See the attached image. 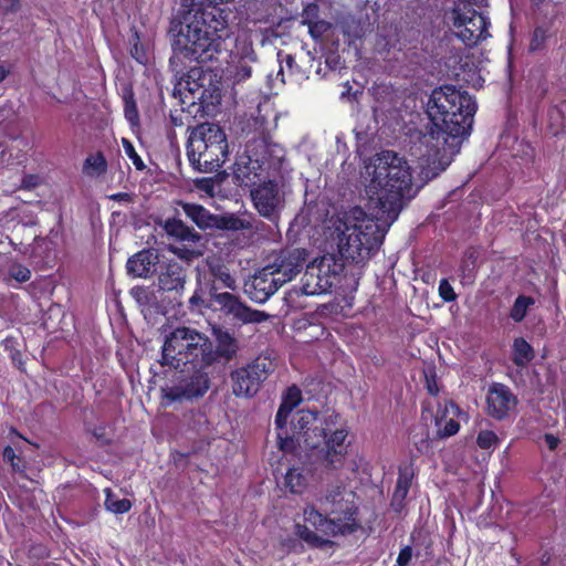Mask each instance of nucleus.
Segmentation results:
<instances>
[{
    "mask_svg": "<svg viewBox=\"0 0 566 566\" xmlns=\"http://www.w3.org/2000/svg\"><path fill=\"white\" fill-rule=\"evenodd\" d=\"M478 105L467 91L443 85L432 91L427 103L430 124L410 135V155L420 166L444 170L472 129Z\"/></svg>",
    "mask_w": 566,
    "mask_h": 566,
    "instance_id": "obj_1",
    "label": "nucleus"
},
{
    "mask_svg": "<svg viewBox=\"0 0 566 566\" xmlns=\"http://www.w3.org/2000/svg\"><path fill=\"white\" fill-rule=\"evenodd\" d=\"M340 419V415L336 411H332L319 420L317 411L298 410L297 419L293 422V436L283 437L282 433L279 436L280 450L294 453L297 449L314 451L321 448L326 468H337L347 453L345 441L348 430L344 427L337 428Z\"/></svg>",
    "mask_w": 566,
    "mask_h": 566,
    "instance_id": "obj_2",
    "label": "nucleus"
},
{
    "mask_svg": "<svg viewBox=\"0 0 566 566\" xmlns=\"http://www.w3.org/2000/svg\"><path fill=\"white\" fill-rule=\"evenodd\" d=\"M185 17L175 38L174 51L182 59L207 63L221 53L222 32L227 27L223 10L216 0H198Z\"/></svg>",
    "mask_w": 566,
    "mask_h": 566,
    "instance_id": "obj_3",
    "label": "nucleus"
},
{
    "mask_svg": "<svg viewBox=\"0 0 566 566\" xmlns=\"http://www.w3.org/2000/svg\"><path fill=\"white\" fill-rule=\"evenodd\" d=\"M366 192L382 213L396 218L402 207V200L413 196L412 174L408 161L392 150L378 154Z\"/></svg>",
    "mask_w": 566,
    "mask_h": 566,
    "instance_id": "obj_4",
    "label": "nucleus"
},
{
    "mask_svg": "<svg viewBox=\"0 0 566 566\" xmlns=\"http://www.w3.org/2000/svg\"><path fill=\"white\" fill-rule=\"evenodd\" d=\"M277 113L270 96H263L256 105V112L250 116V174L258 177L262 171L276 168L283 158L282 148L273 142L272 132L277 126Z\"/></svg>",
    "mask_w": 566,
    "mask_h": 566,
    "instance_id": "obj_5",
    "label": "nucleus"
},
{
    "mask_svg": "<svg viewBox=\"0 0 566 566\" xmlns=\"http://www.w3.org/2000/svg\"><path fill=\"white\" fill-rule=\"evenodd\" d=\"M328 514H322L313 505H307L303 510L304 524L295 525V534L303 539L310 547L323 548L331 544V541L323 536L335 537L338 535L353 534L358 528L356 522L357 507L346 504V507L326 509Z\"/></svg>",
    "mask_w": 566,
    "mask_h": 566,
    "instance_id": "obj_6",
    "label": "nucleus"
},
{
    "mask_svg": "<svg viewBox=\"0 0 566 566\" xmlns=\"http://www.w3.org/2000/svg\"><path fill=\"white\" fill-rule=\"evenodd\" d=\"M209 346L210 339L203 333L191 327H176L165 338L159 363L181 371L187 365L206 369L210 366L206 355Z\"/></svg>",
    "mask_w": 566,
    "mask_h": 566,
    "instance_id": "obj_7",
    "label": "nucleus"
},
{
    "mask_svg": "<svg viewBox=\"0 0 566 566\" xmlns=\"http://www.w3.org/2000/svg\"><path fill=\"white\" fill-rule=\"evenodd\" d=\"M190 166L198 172H214L224 164L229 150L223 129L213 123H201L190 130L186 144Z\"/></svg>",
    "mask_w": 566,
    "mask_h": 566,
    "instance_id": "obj_8",
    "label": "nucleus"
},
{
    "mask_svg": "<svg viewBox=\"0 0 566 566\" xmlns=\"http://www.w3.org/2000/svg\"><path fill=\"white\" fill-rule=\"evenodd\" d=\"M385 234L374 220L346 227L339 239L338 251L343 259L355 263H364L376 254L382 244Z\"/></svg>",
    "mask_w": 566,
    "mask_h": 566,
    "instance_id": "obj_9",
    "label": "nucleus"
},
{
    "mask_svg": "<svg viewBox=\"0 0 566 566\" xmlns=\"http://www.w3.org/2000/svg\"><path fill=\"white\" fill-rule=\"evenodd\" d=\"M452 25L457 30V36L469 46L473 48L490 36L488 31L490 21L472 7L458 4L451 11Z\"/></svg>",
    "mask_w": 566,
    "mask_h": 566,
    "instance_id": "obj_10",
    "label": "nucleus"
},
{
    "mask_svg": "<svg viewBox=\"0 0 566 566\" xmlns=\"http://www.w3.org/2000/svg\"><path fill=\"white\" fill-rule=\"evenodd\" d=\"M307 256V250L303 248L281 249L273 255L272 262L264 266V271L274 274L279 285H284L301 273Z\"/></svg>",
    "mask_w": 566,
    "mask_h": 566,
    "instance_id": "obj_11",
    "label": "nucleus"
},
{
    "mask_svg": "<svg viewBox=\"0 0 566 566\" xmlns=\"http://www.w3.org/2000/svg\"><path fill=\"white\" fill-rule=\"evenodd\" d=\"M250 199L260 216L273 221L279 218V210L283 203L279 185L275 180L269 179L256 188L250 189Z\"/></svg>",
    "mask_w": 566,
    "mask_h": 566,
    "instance_id": "obj_12",
    "label": "nucleus"
},
{
    "mask_svg": "<svg viewBox=\"0 0 566 566\" xmlns=\"http://www.w3.org/2000/svg\"><path fill=\"white\" fill-rule=\"evenodd\" d=\"M517 398L504 384L493 382L486 394L488 415L495 420H504L517 405Z\"/></svg>",
    "mask_w": 566,
    "mask_h": 566,
    "instance_id": "obj_13",
    "label": "nucleus"
},
{
    "mask_svg": "<svg viewBox=\"0 0 566 566\" xmlns=\"http://www.w3.org/2000/svg\"><path fill=\"white\" fill-rule=\"evenodd\" d=\"M157 273L159 291L172 293L175 298L182 295L187 281V270L181 263L176 260L163 261Z\"/></svg>",
    "mask_w": 566,
    "mask_h": 566,
    "instance_id": "obj_14",
    "label": "nucleus"
},
{
    "mask_svg": "<svg viewBox=\"0 0 566 566\" xmlns=\"http://www.w3.org/2000/svg\"><path fill=\"white\" fill-rule=\"evenodd\" d=\"M195 373L184 385L174 386L166 394L170 401H182L201 398L210 388V379L205 369L193 368Z\"/></svg>",
    "mask_w": 566,
    "mask_h": 566,
    "instance_id": "obj_15",
    "label": "nucleus"
},
{
    "mask_svg": "<svg viewBox=\"0 0 566 566\" xmlns=\"http://www.w3.org/2000/svg\"><path fill=\"white\" fill-rule=\"evenodd\" d=\"M212 336L216 340V348L210 342L208 353H206L209 365L211 366L217 361L229 363L232 360L239 350L237 338L220 325L212 326Z\"/></svg>",
    "mask_w": 566,
    "mask_h": 566,
    "instance_id": "obj_16",
    "label": "nucleus"
},
{
    "mask_svg": "<svg viewBox=\"0 0 566 566\" xmlns=\"http://www.w3.org/2000/svg\"><path fill=\"white\" fill-rule=\"evenodd\" d=\"M184 213L189 218L199 229H237L235 226L239 220H232V224L224 223V219L212 214L208 209L201 205L181 202Z\"/></svg>",
    "mask_w": 566,
    "mask_h": 566,
    "instance_id": "obj_17",
    "label": "nucleus"
},
{
    "mask_svg": "<svg viewBox=\"0 0 566 566\" xmlns=\"http://www.w3.org/2000/svg\"><path fill=\"white\" fill-rule=\"evenodd\" d=\"M160 263L157 251L144 249L128 259L127 273L134 277L147 279L157 272Z\"/></svg>",
    "mask_w": 566,
    "mask_h": 566,
    "instance_id": "obj_18",
    "label": "nucleus"
},
{
    "mask_svg": "<svg viewBox=\"0 0 566 566\" xmlns=\"http://www.w3.org/2000/svg\"><path fill=\"white\" fill-rule=\"evenodd\" d=\"M461 413L460 407L452 400L447 401L444 406H439L434 417V424L437 427V436L440 439H446L457 434L460 430V423L454 418Z\"/></svg>",
    "mask_w": 566,
    "mask_h": 566,
    "instance_id": "obj_19",
    "label": "nucleus"
},
{
    "mask_svg": "<svg viewBox=\"0 0 566 566\" xmlns=\"http://www.w3.org/2000/svg\"><path fill=\"white\" fill-rule=\"evenodd\" d=\"M218 289L219 286H216V284L209 286L211 301L218 308L227 315H233L241 319L244 324L248 323V306L238 296L229 292L218 293Z\"/></svg>",
    "mask_w": 566,
    "mask_h": 566,
    "instance_id": "obj_20",
    "label": "nucleus"
},
{
    "mask_svg": "<svg viewBox=\"0 0 566 566\" xmlns=\"http://www.w3.org/2000/svg\"><path fill=\"white\" fill-rule=\"evenodd\" d=\"M276 367V357L273 350H266L260 354L258 357L250 363V391L255 385L254 392L258 391L259 386L265 381L270 374L274 371Z\"/></svg>",
    "mask_w": 566,
    "mask_h": 566,
    "instance_id": "obj_21",
    "label": "nucleus"
},
{
    "mask_svg": "<svg viewBox=\"0 0 566 566\" xmlns=\"http://www.w3.org/2000/svg\"><path fill=\"white\" fill-rule=\"evenodd\" d=\"M282 285H279L274 274H268L262 268L252 277L250 301L255 303H264L271 295H273Z\"/></svg>",
    "mask_w": 566,
    "mask_h": 566,
    "instance_id": "obj_22",
    "label": "nucleus"
},
{
    "mask_svg": "<svg viewBox=\"0 0 566 566\" xmlns=\"http://www.w3.org/2000/svg\"><path fill=\"white\" fill-rule=\"evenodd\" d=\"M301 284V291L304 295H321L333 287V282L323 279L312 265L306 266Z\"/></svg>",
    "mask_w": 566,
    "mask_h": 566,
    "instance_id": "obj_23",
    "label": "nucleus"
},
{
    "mask_svg": "<svg viewBox=\"0 0 566 566\" xmlns=\"http://www.w3.org/2000/svg\"><path fill=\"white\" fill-rule=\"evenodd\" d=\"M311 265L323 279H328V281L333 282V286L344 270V262L337 259L335 254H325L316 264Z\"/></svg>",
    "mask_w": 566,
    "mask_h": 566,
    "instance_id": "obj_24",
    "label": "nucleus"
},
{
    "mask_svg": "<svg viewBox=\"0 0 566 566\" xmlns=\"http://www.w3.org/2000/svg\"><path fill=\"white\" fill-rule=\"evenodd\" d=\"M164 229L168 235L182 242H197L200 239V235L192 228L176 218L167 219Z\"/></svg>",
    "mask_w": 566,
    "mask_h": 566,
    "instance_id": "obj_25",
    "label": "nucleus"
},
{
    "mask_svg": "<svg viewBox=\"0 0 566 566\" xmlns=\"http://www.w3.org/2000/svg\"><path fill=\"white\" fill-rule=\"evenodd\" d=\"M535 354L532 345L523 337H517L512 346V360L517 367H525L533 360Z\"/></svg>",
    "mask_w": 566,
    "mask_h": 566,
    "instance_id": "obj_26",
    "label": "nucleus"
},
{
    "mask_svg": "<svg viewBox=\"0 0 566 566\" xmlns=\"http://www.w3.org/2000/svg\"><path fill=\"white\" fill-rule=\"evenodd\" d=\"M340 29L344 36L348 39V42L354 43L364 38L366 23L359 18L347 15L340 21Z\"/></svg>",
    "mask_w": 566,
    "mask_h": 566,
    "instance_id": "obj_27",
    "label": "nucleus"
},
{
    "mask_svg": "<svg viewBox=\"0 0 566 566\" xmlns=\"http://www.w3.org/2000/svg\"><path fill=\"white\" fill-rule=\"evenodd\" d=\"M307 485V479L302 469L290 468L284 475V486L291 493L302 494Z\"/></svg>",
    "mask_w": 566,
    "mask_h": 566,
    "instance_id": "obj_28",
    "label": "nucleus"
},
{
    "mask_svg": "<svg viewBox=\"0 0 566 566\" xmlns=\"http://www.w3.org/2000/svg\"><path fill=\"white\" fill-rule=\"evenodd\" d=\"M107 160L102 151L86 157L83 164V172L87 176H101L107 171Z\"/></svg>",
    "mask_w": 566,
    "mask_h": 566,
    "instance_id": "obj_29",
    "label": "nucleus"
},
{
    "mask_svg": "<svg viewBox=\"0 0 566 566\" xmlns=\"http://www.w3.org/2000/svg\"><path fill=\"white\" fill-rule=\"evenodd\" d=\"M534 304V297L527 295H518L510 310V317L515 323H521L526 317L530 307Z\"/></svg>",
    "mask_w": 566,
    "mask_h": 566,
    "instance_id": "obj_30",
    "label": "nucleus"
},
{
    "mask_svg": "<svg viewBox=\"0 0 566 566\" xmlns=\"http://www.w3.org/2000/svg\"><path fill=\"white\" fill-rule=\"evenodd\" d=\"M232 392L237 397L248 396V366H242L231 373Z\"/></svg>",
    "mask_w": 566,
    "mask_h": 566,
    "instance_id": "obj_31",
    "label": "nucleus"
},
{
    "mask_svg": "<svg viewBox=\"0 0 566 566\" xmlns=\"http://www.w3.org/2000/svg\"><path fill=\"white\" fill-rule=\"evenodd\" d=\"M549 36L551 34L548 27H535L531 35L528 51L531 53H535L544 50L546 46V41L548 40Z\"/></svg>",
    "mask_w": 566,
    "mask_h": 566,
    "instance_id": "obj_32",
    "label": "nucleus"
},
{
    "mask_svg": "<svg viewBox=\"0 0 566 566\" xmlns=\"http://www.w3.org/2000/svg\"><path fill=\"white\" fill-rule=\"evenodd\" d=\"M124 102V114L125 118L132 124L135 125L139 120V113L137 108V104L135 101L134 92L132 88L125 90L123 95Z\"/></svg>",
    "mask_w": 566,
    "mask_h": 566,
    "instance_id": "obj_33",
    "label": "nucleus"
},
{
    "mask_svg": "<svg viewBox=\"0 0 566 566\" xmlns=\"http://www.w3.org/2000/svg\"><path fill=\"white\" fill-rule=\"evenodd\" d=\"M303 400L302 391L296 385L289 386L282 395L280 406L290 412L293 411Z\"/></svg>",
    "mask_w": 566,
    "mask_h": 566,
    "instance_id": "obj_34",
    "label": "nucleus"
},
{
    "mask_svg": "<svg viewBox=\"0 0 566 566\" xmlns=\"http://www.w3.org/2000/svg\"><path fill=\"white\" fill-rule=\"evenodd\" d=\"M104 505L107 511L114 514H124L132 509V502L128 499H117L112 494L111 490H107Z\"/></svg>",
    "mask_w": 566,
    "mask_h": 566,
    "instance_id": "obj_35",
    "label": "nucleus"
},
{
    "mask_svg": "<svg viewBox=\"0 0 566 566\" xmlns=\"http://www.w3.org/2000/svg\"><path fill=\"white\" fill-rule=\"evenodd\" d=\"M211 275L213 276L211 284H216V286L219 287L222 286L230 290H235V280L223 265L211 268Z\"/></svg>",
    "mask_w": 566,
    "mask_h": 566,
    "instance_id": "obj_36",
    "label": "nucleus"
},
{
    "mask_svg": "<svg viewBox=\"0 0 566 566\" xmlns=\"http://www.w3.org/2000/svg\"><path fill=\"white\" fill-rule=\"evenodd\" d=\"M343 491L344 488L342 485L333 486L332 489L327 490L323 503L331 504L329 509H345L346 504L354 505L353 502H344L343 500Z\"/></svg>",
    "mask_w": 566,
    "mask_h": 566,
    "instance_id": "obj_37",
    "label": "nucleus"
},
{
    "mask_svg": "<svg viewBox=\"0 0 566 566\" xmlns=\"http://www.w3.org/2000/svg\"><path fill=\"white\" fill-rule=\"evenodd\" d=\"M291 412L286 409H284L282 406L279 407L277 412L275 415V427L277 430L276 439H277V447L280 448V433H282L283 437H292L293 436V426L291 427L292 433L290 434L286 429L287 420ZM297 419V413L295 415L294 419L292 420V423Z\"/></svg>",
    "mask_w": 566,
    "mask_h": 566,
    "instance_id": "obj_38",
    "label": "nucleus"
},
{
    "mask_svg": "<svg viewBox=\"0 0 566 566\" xmlns=\"http://www.w3.org/2000/svg\"><path fill=\"white\" fill-rule=\"evenodd\" d=\"M84 431L91 434L97 442L99 447H107L112 443V438L106 432V426H93L91 423H84Z\"/></svg>",
    "mask_w": 566,
    "mask_h": 566,
    "instance_id": "obj_39",
    "label": "nucleus"
},
{
    "mask_svg": "<svg viewBox=\"0 0 566 566\" xmlns=\"http://www.w3.org/2000/svg\"><path fill=\"white\" fill-rule=\"evenodd\" d=\"M130 55L140 64H146L148 61L147 52L145 46L140 43L139 35L137 32L134 33L130 40Z\"/></svg>",
    "mask_w": 566,
    "mask_h": 566,
    "instance_id": "obj_40",
    "label": "nucleus"
},
{
    "mask_svg": "<svg viewBox=\"0 0 566 566\" xmlns=\"http://www.w3.org/2000/svg\"><path fill=\"white\" fill-rule=\"evenodd\" d=\"M232 179L237 186H248V163L243 161V156L234 163Z\"/></svg>",
    "mask_w": 566,
    "mask_h": 566,
    "instance_id": "obj_41",
    "label": "nucleus"
},
{
    "mask_svg": "<svg viewBox=\"0 0 566 566\" xmlns=\"http://www.w3.org/2000/svg\"><path fill=\"white\" fill-rule=\"evenodd\" d=\"M500 440L496 433L492 430H481L476 437V446L480 449L489 450L499 444Z\"/></svg>",
    "mask_w": 566,
    "mask_h": 566,
    "instance_id": "obj_42",
    "label": "nucleus"
},
{
    "mask_svg": "<svg viewBox=\"0 0 566 566\" xmlns=\"http://www.w3.org/2000/svg\"><path fill=\"white\" fill-rule=\"evenodd\" d=\"M122 145L124 147L125 154L132 160V163L135 166V168L137 170H139V171L145 170L146 165L143 161L142 157L137 154L133 143L129 139H127V138H123L122 139Z\"/></svg>",
    "mask_w": 566,
    "mask_h": 566,
    "instance_id": "obj_43",
    "label": "nucleus"
},
{
    "mask_svg": "<svg viewBox=\"0 0 566 566\" xmlns=\"http://www.w3.org/2000/svg\"><path fill=\"white\" fill-rule=\"evenodd\" d=\"M307 28L310 35L317 41L322 40L324 35L332 29V23L326 20L319 19L307 25Z\"/></svg>",
    "mask_w": 566,
    "mask_h": 566,
    "instance_id": "obj_44",
    "label": "nucleus"
},
{
    "mask_svg": "<svg viewBox=\"0 0 566 566\" xmlns=\"http://www.w3.org/2000/svg\"><path fill=\"white\" fill-rule=\"evenodd\" d=\"M302 24L310 25L319 20V7L315 2L307 3L302 11Z\"/></svg>",
    "mask_w": 566,
    "mask_h": 566,
    "instance_id": "obj_45",
    "label": "nucleus"
},
{
    "mask_svg": "<svg viewBox=\"0 0 566 566\" xmlns=\"http://www.w3.org/2000/svg\"><path fill=\"white\" fill-rule=\"evenodd\" d=\"M193 184L198 190L207 193L209 197L214 196L216 187H217V182H216L214 178H212V177L197 178V179H195Z\"/></svg>",
    "mask_w": 566,
    "mask_h": 566,
    "instance_id": "obj_46",
    "label": "nucleus"
},
{
    "mask_svg": "<svg viewBox=\"0 0 566 566\" xmlns=\"http://www.w3.org/2000/svg\"><path fill=\"white\" fill-rule=\"evenodd\" d=\"M439 296L447 303L454 302L458 297L454 289L447 279H441L438 286Z\"/></svg>",
    "mask_w": 566,
    "mask_h": 566,
    "instance_id": "obj_47",
    "label": "nucleus"
},
{
    "mask_svg": "<svg viewBox=\"0 0 566 566\" xmlns=\"http://www.w3.org/2000/svg\"><path fill=\"white\" fill-rule=\"evenodd\" d=\"M9 275L19 283L28 282L31 279V271L22 264H13L9 269Z\"/></svg>",
    "mask_w": 566,
    "mask_h": 566,
    "instance_id": "obj_48",
    "label": "nucleus"
},
{
    "mask_svg": "<svg viewBox=\"0 0 566 566\" xmlns=\"http://www.w3.org/2000/svg\"><path fill=\"white\" fill-rule=\"evenodd\" d=\"M424 386L429 395L436 397L439 395L437 374L434 367L424 370Z\"/></svg>",
    "mask_w": 566,
    "mask_h": 566,
    "instance_id": "obj_49",
    "label": "nucleus"
},
{
    "mask_svg": "<svg viewBox=\"0 0 566 566\" xmlns=\"http://www.w3.org/2000/svg\"><path fill=\"white\" fill-rule=\"evenodd\" d=\"M417 437H418V434L413 436V444H415L417 451L420 454L428 453L429 450L431 449V440H430V436H429V430L423 429L422 433L420 434V438L417 439Z\"/></svg>",
    "mask_w": 566,
    "mask_h": 566,
    "instance_id": "obj_50",
    "label": "nucleus"
},
{
    "mask_svg": "<svg viewBox=\"0 0 566 566\" xmlns=\"http://www.w3.org/2000/svg\"><path fill=\"white\" fill-rule=\"evenodd\" d=\"M3 460L9 462L12 467L13 471L21 472L23 471L24 465H20L21 458L18 457L12 447L7 446L2 451Z\"/></svg>",
    "mask_w": 566,
    "mask_h": 566,
    "instance_id": "obj_51",
    "label": "nucleus"
},
{
    "mask_svg": "<svg viewBox=\"0 0 566 566\" xmlns=\"http://www.w3.org/2000/svg\"><path fill=\"white\" fill-rule=\"evenodd\" d=\"M28 556L30 559L39 562L48 558L50 556V552L48 547L43 544H32L29 547Z\"/></svg>",
    "mask_w": 566,
    "mask_h": 566,
    "instance_id": "obj_52",
    "label": "nucleus"
},
{
    "mask_svg": "<svg viewBox=\"0 0 566 566\" xmlns=\"http://www.w3.org/2000/svg\"><path fill=\"white\" fill-rule=\"evenodd\" d=\"M284 63L291 76H294L296 78H303L305 76V71L302 70V67L296 63L294 56H292L291 54H286Z\"/></svg>",
    "mask_w": 566,
    "mask_h": 566,
    "instance_id": "obj_53",
    "label": "nucleus"
},
{
    "mask_svg": "<svg viewBox=\"0 0 566 566\" xmlns=\"http://www.w3.org/2000/svg\"><path fill=\"white\" fill-rule=\"evenodd\" d=\"M412 478L413 473L409 467L399 468L396 485H400L403 489L407 488L410 490Z\"/></svg>",
    "mask_w": 566,
    "mask_h": 566,
    "instance_id": "obj_54",
    "label": "nucleus"
},
{
    "mask_svg": "<svg viewBox=\"0 0 566 566\" xmlns=\"http://www.w3.org/2000/svg\"><path fill=\"white\" fill-rule=\"evenodd\" d=\"M203 290L201 286H198L196 289V291L193 292L192 296L189 298V310L191 312H200L201 308L205 305V301H203Z\"/></svg>",
    "mask_w": 566,
    "mask_h": 566,
    "instance_id": "obj_55",
    "label": "nucleus"
},
{
    "mask_svg": "<svg viewBox=\"0 0 566 566\" xmlns=\"http://www.w3.org/2000/svg\"><path fill=\"white\" fill-rule=\"evenodd\" d=\"M3 347H4V350L9 352L10 353V357L13 361H19L21 363V357H22V354L21 352L15 348V338L14 337H7L3 342Z\"/></svg>",
    "mask_w": 566,
    "mask_h": 566,
    "instance_id": "obj_56",
    "label": "nucleus"
},
{
    "mask_svg": "<svg viewBox=\"0 0 566 566\" xmlns=\"http://www.w3.org/2000/svg\"><path fill=\"white\" fill-rule=\"evenodd\" d=\"M411 558L412 547L410 545H406L400 549L395 566H409Z\"/></svg>",
    "mask_w": 566,
    "mask_h": 566,
    "instance_id": "obj_57",
    "label": "nucleus"
},
{
    "mask_svg": "<svg viewBox=\"0 0 566 566\" xmlns=\"http://www.w3.org/2000/svg\"><path fill=\"white\" fill-rule=\"evenodd\" d=\"M39 185H40V177L38 175H32V174L23 176L22 181H21V187L23 189H28V190L33 189Z\"/></svg>",
    "mask_w": 566,
    "mask_h": 566,
    "instance_id": "obj_58",
    "label": "nucleus"
},
{
    "mask_svg": "<svg viewBox=\"0 0 566 566\" xmlns=\"http://www.w3.org/2000/svg\"><path fill=\"white\" fill-rule=\"evenodd\" d=\"M270 315L263 311L252 310L250 307V324L251 323H261L266 321Z\"/></svg>",
    "mask_w": 566,
    "mask_h": 566,
    "instance_id": "obj_59",
    "label": "nucleus"
},
{
    "mask_svg": "<svg viewBox=\"0 0 566 566\" xmlns=\"http://www.w3.org/2000/svg\"><path fill=\"white\" fill-rule=\"evenodd\" d=\"M406 500L391 496L390 506L396 513H401L406 506Z\"/></svg>",
    "mask_w": 566,
    "mask_h": 566,
    "instance_id": "obj_60",
    "label": "nucleus"
},
{
    "mask_svg": "<svg viewBox=\"0 0 566 566\" xmlns=\"http://www.w3.org/2000/svg\"><path fill=\"white\" fill-rule=\"evenodd\" d=\"M544 438H545V442L549 450L553 451L558 447L559 439L557 437H555L554 434L546 433Z\"/></svg>",
    "mask_w": 566,
    "mask_h": 566,
    "instance_id": "obj_61",
    "label": "nucleus"
},
{
    "mask_svg": "<svg viewBox=\"0 0 566 566\" xmlns=\"http://www.w3.org/2000/svg\"><path fill=\"white\" fill-rule=\"evenodd\" d=\"M112 200L114 201H118V202H132L133 198H132V195L128 193V192H117V193H114L109 197Z\"/></svg>",
    "mask_w": 566,
    "mask_h": 566,
    "instance_id": "obj_62",
    "label": "nucleus"
},
{
    "mask_svg": "<svg viewBox=\"0 0 566 566\" xmlns=\"http://www.w3.org/2000/svg\"><path fill=\"white\" fill-rule=\"evenodd\" d=\"M553 0H531V7L535 12H541Z\"/></svg>",
    "mask_w": 566,
    "mask_h": 566,
    "instance_id": "obj_63",
    "label": "nucleus"
},
{
    "mask_svg": "<svg viewBox=\"0 0 566 566\" xmlns=\"http://www.w3.org/2000/svg\"><path fill=\"white\" fill-rule=\"evenodd\" d=\"M408 492H409V489H407V488L403 489L400 485H396L395 490H394V493H392V496H395L397 499L406 500V497L408 495Z\"/></svg>",
    "mask_w": 566,
    "mask_h": 566,
    "instance_id": "obj_64",
    "label": "nucleus"
}]
</instances>
